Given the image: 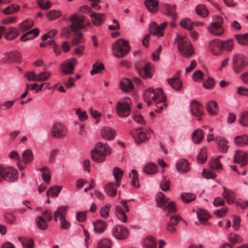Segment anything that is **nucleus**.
Returning a JSON list of instances; mask_svg holds the SVG:
<instances>
[{
  "label": "nucleus",
  "mask_w": 248,
  "mask_h": 248,
  "mask_svg": "<svg viewBox=\"0 0 248 248\" xmlns=\"http://www.w3.org/2000/svg\"><path fill=\"white\" fill-rule=\"evenodd\" d=\"M204 132L201 129H198L194 131L192 134V140L196 144L200 143L204 137Z\"/></svg>",
  "instance_id": "obj_34"
},
{
  "label": "nucleus",
  "mask_w": 248,
  "mask_h": 248,
  "mask_svg": "<svg viewBox=\"0 0 248 248\" xmlns=\"http://www.w3.org/2000/svg\"><path fill=\"white\" fill-rule=\"evenodd\" d=\"M5 37L7 40H12L16 38L19 34V31L16 28L10 27L5 31Z\"/></svg>",
  "instance_id": "obj_30"
},
{
  "label": "nucleus",
  "mask_w": 248,
  "mask_h": 248,
  "mask_svg": "<svg viewBox=\"0 0 248 248\" xmlns=\"http://www.w3.org/2000/svg\"><path fill=\"white\" fill-rule=\"evenodd\" d=\"M111 153L109 146L102 142L97 143L92 150L91 157L92 159L97 162L101 163L105 161L106 157Z\"/></svg>",
  "instance_id": "obj_3"
},
{
  "label": "nucleus",
  "mask_w": 248,
  "mask_h": 248,
  "mask_svg": "<svg viewBox=\"0 0 248 248\" xmlns=\"http://www.w3.org/2000/svg\"><path fill=\"white\" fill-rule=\"evenodd\" d=\"M102 137L107 140H113L116 135V132L114 129L109 127H104L101 130Z\"/></svg>",
  "instance_id": "obj_22"
},
{
  "label": "nucleus",
  "mask_w": 248,
  "mask_h": 248,
  "mask_svg": "<svg viewBox=\"0 0 248 248\" xmlns=\"http://www.w3.org/2000/svg\"><path fill=\"white\" fill-rule=\"evenodd\" d=\"M38 5L43 10H47L51 8V4L48 0H38Z\"/></svg>",
  "instance_id": "obj_63"
},
{
  "label": "nucleus",
  "mask_w": 248,
  "mask_h": 248,
  "mask_svg": "<svg viewBox=\"0 0 248 248\" xmlns=\"http://www.w3.org/2000/svg\"><path fill=\"white\" fill-rule=\"evenodd\" d=\"M39 33V31L38 29L35 28L32 30H31L25 33L21 37V40L25 41L28 40L33 39L37 37Z\"/></svg>",
  "instance_id": "obj_32"
},
{
  "label": "nucleus",
  "mask_w": 248,
  "mask_h": 248,
  "mask_svg": "<svg viewBox=\"0 0 248 248\" xmlns=\"http://www.w3.org/2000/svg\"><path fill=\"white\" fill-rule=\"evenodd\" d=\"M94 231L96 233H101L105 232L107 228L106 222L102 220H98L93 223Z\"/></svg>",
  "instance_id": "obj_25"
},
{
  "label": "nucleus",
  "mask_w": 248,
  "mask_h": 248,
  "mask_svg": "<svg viewBox=\"0 0 248 248\" xmlns=\"http://www.w3.org/2000/svg\"><path fill=\"white\" fill-rule=\"evenodd\" d=\"M112 247L111 241L107 238L100 240L97 243V248H111Z\"/></svg>",
  "instance_id": "obj_50"
},
{
  "label": "nucleus",
  "mask_w": 248,
  "mask_h": 248,
  "mask_svg": "<svg viewBox=\"0 0 248 248\" xmlns=\"http://www.w3.org/2000/svg\"><path fill=\"white\" fill-rule=\"evenodd\" d=\"M115 183L111 182L108 183L105 187L106 193L110 197H114L117 193V188Z\"/></svg>",
  "instance_id": "obj_38"
},
{
  "label": "nucleus",
  "mask_w": 248,
  "mask_h": 248,
  "mask_svg": "<svg viewBox=\"0 0 248 248\" xmlns=\"http://www.w3.org/2000/svg\"><path fill=\"white\" fill-rule=\"evenodd\" d=\"M210 167L212 170H221L222 169V166L218 158H214L210 162Z\"/></svg>",
  "instance_id": "obj_53"
},
{
  "label": "nucleus",
  "mask_w": 248,
  "mask_h": 248,
  "mask_svg": "<svg viewBox=\"0 0 248 248\" xmlns=\"http://www.w3.org/2000/svg\"><path fill=\"white\" fill-rule=\"evenodd\" d=\"M190 110L191 114L197 117L198 121L202 120L204 114V109L200 103L196 101H193L190 104Z\"/></svg>",
  "instance_id": "obj_13"
},
{
  "label": "nucleus",
  "mask_w": 248,
  "mask_h": 248,
  "mask_svg": "<svg viewBox=\"0 0 248 248\" xmlns=\"http://www.w3.org/2000/svg\"><path fill=\"white\" fill-rule=\"evenodd\" d=\"M206 151L205 149H202L197 156V161L199 163L202 164L206 160Z\"/></svg>",
  "instance_id": "obj_62"
},
{
  "label": "nucleus",
  "mask_w": 248,
  "mask_h": 248,
  "mask_svg": "<svg viewBox=\"0 0 248 248\" xmlns=\"http://www.w3.org/2000/svg\"><path fill=\"white\" fill-rule=\"evenodd\" d=\"M142 127L137 128L130 132V134L134 138L136 143H142L149 140L150 137L146 133L141 131Z\"/></svg>",
  "instance_id": "obj_14"
},
{
  "label": "nucleus",
  "mask_w": 248,
  "mask_h": 248,
  "mask_svg": "<svg viewBox=\"0 0 248 248\" xmlns=\"http://www.w3.org/2000/svg\"><path fill=\"white\" fill-rule=\"evenodd\" d=\"M143 97L148 106L151 105L152 102L156 105V112H160L163 108V106L165 105L166 96L164 95L163 90L161 88L156 90L151 88L148 89L144 92Z\"/></svg>",
  "instance_id": "obj_1"
},
{
  "label": "nucleus",
  "mask_w": 248,
  "mask_h": 248,
  "mask_svg": "<svg viewBox=\"0 0 248 248\" xmlns=\"http://www.w3.org/2000/svg\"><path fill=\"white\" fill-rule=\"evenodd\" d=\"M216 141L217 142L218 150L223 153H226L229 147L228 141L222 137L217 138Z\"/></svg>",
  "instance_id": "obj_26"
},
{
  "label": "nucleus",
  "mask_w": 248,
  "mask_h": 248,
  "mask_svg": "<svg viewBox=\"0 0 248 248\" xmlns=\"http://www.w3.org/2000/svg\"><path fill=\"white\" fill-rule=\"evenodd\" d=\"M220 41L219 40H212L209 45V48L212 54L217 56L221 54Z\"/></svg>",
  "instance_id": "obj_20"
},
{
  "label": "nucleus",
  "mask_w": 248,
  "mask_h": 248,
  "mask_svg": "<svg viewBox=\"0 0 248 248\" xmlns=\"http://www.w3.org/2000/svg\"><path fill=\"white\" fill-rule=\"evenodd\" d=\"M76 112L80 121L83 122L87 119L88 115L85 111H82L81 108H78L76 110Z\"/></svg>",
  "instance_id": "obj_64"
},
{
  "label": "nucleus",
  "mask_w": 248,
  "mask_h": 248,
  "mask_svg": "<svg viewBox=\"0 0 248 248\" xmlns=\"http://www.w3.org/2000/svg\"><path fill=\"white\" fill-rule=\"evenodd\" d=\"M132 176V180L131 182V184L133 186L136 188H138L140 186L139 183V178L138 172L135 170H132L131 171Z\"/></svg>",
  "instance_id": "obj_60"
},
{
  "label": "nucleus",
  "mask_w": 248,
  "mask_h": 248,
  "mask_svg": "<svg viewBox=\"0 0 248 248\" xmlns=\"http://www.w3.org/2000/svg\"><path fill=\"white\" fill-rule=\"evenodd\" d=\"M61 15L60 11L53 10L47 12L46 16L49 20H53L59 17Z\"/></svg>",
  "instance_id": "obj_61"
},
{
  "label": "nucleus",
  "mask_w": 248,
  "mask_h": 248,
  "mask_svg": "<svg viewBox=\"0 0 248 248\" xmlns=\"http://www.w3.org/2000/svg\"><path fill=\"white\" fill-rule=\"evenodd\" d=\"M180 25L189 31H191L193 29V23L188 18H185L182 20L180 22Z\"/></svg>",
  "instance_id": "obj_56"
},
{
  "label": "nucleus",
  "mask_w": 248,
  "mask_h": 248,
  "mask_svg": "<svg viewBox=\"0 0 248 248\" xmlns=\"http://www.w3.org/2000/svg\"><path fill=\"white\" fill-rule=\"evenodd\" d=\"M33 159V154L30 149L25 150L22 154V160L24 163L28 164L30 163Z\"/></svg>",
  "instance_id": "obj_40"
},
{
  "label": "nucleus",
  "mask_w": 248,
  "mask_h": 248,
  "mask_svg": "<svg viewBox=\"0 0 248 248\" xmlns=\"http://www.w3.org/2000/svg\"><path fill=\"white\" fill-rule=\"evenodd\" d=\"M223 19L220 16H217L216 21L208 27L209 31L214 35L220 36L224 33L222 28Z\"/></svg>",
  "instance_id": "obj_12"
},
{
  "label": "nucleus",
  "mask_w": 248,
  "mask_h": 248,
  "mask_svg": "<svg viewBox=\"0 0 248 248\" xmlns=\"http://www.w3.org/2000/svg\"><path fill=\"white\" fill-rule=\"evenodd\" d=\"M168 83L174 90L180 91L181 90L182 83L181 80L176 77L167 79Z\"/></svg>",
  "instance_id": "obj_29"
},
{
  "label": "nucleus",
  "mask_w": 248,
  "mask_h": 248,
  "mask_svg": "<svg viewBox=\"0 0 248 248\" xmlns=\"http://www.w3.org/2000/svg\"><path fill=\"white\" fill-rule=\"evenodd\" d=\"M238 122L243 126L248 127V111H245L240 114Z\"/></svg>",
  "instance_id": "obj_47"
},
{
  "label": "nucleus",
  "mask_w": 248,
  "mask_h": 248,
  "mask_svg": "<svg viewBox=\"0 0 248 248\" xmlns=\"http://www.w3.org/2000/svg\"><path fill=\"white\" fill-rule=\"evenodd\" d=\"M143 171L147 174H153L157 171V166L155 163L150 162L145 165Z\"/></svg>",
  "instance_id": "obj_33"
},
{
  "label": "nucleus",
  "mask_w": 248,
  "mask_h": 248,
  "mask_svg": "<svg viewBox=\"0 0 248 248\" xmlns=\"http://www.w3.org/2000/svg\"><path fill=\"white\" fill-rule=\"evenodd\" d=\"M110 204H107L102 206L100 209V215L104 218H107L109 214Z\"/></svg>",
  "instance_id": "obj_49"
},
{
  "label": "nucleus",
  "mask_w": 248,
  "mask_h": 248,
  "mask_svg": "<svg viewBox=\"0 0 248 248\" xmlns=\"http://www.w3.org/2000/svg\"><path fill=\"white\" fill-rule=\"evenodd\" d=\"M51 76L49 71H43L37 74V82H42L47 80Z\"/></svg>",
  "instance_id": "obj_51"
},
{
  "label": "nucleus",
  "mask_w": 248,
  "mask_h": 248,
  "mask_svg": "<svg viewBox=\"0 0 248 248\" xmlns=\"http://www.w3.org/2000/svg\"><path fill=\"white\" fill-rule=\"evenodd\" d=\"M19 6L15 4H12L7 6L3 10V13L6 15L12 14L19 10Z\"/></svg>",
  "instance_id": "obj_57"
},
{
  "label": "nucleus",
  "mask_w": 248,
  "mask_h": 248,
  "mask_svg": "<svg viewBox=\"0 0 248 248\" xmlns=\"http://www.w3.org/2000/svg\"><path fill=\"white\" fill-rule=\"evenodd\" d=\"M233 162L240 164L241 167L246 166L248 163L247 154L242 151L236 150L233 157Z\"/></svg>",
  "instance_id": "obj_18"
},
{
  "label": "nucleus",
  "mask_w": 248,
  "mask_h": 248,
  "mask_svg": "<svg viewBox=\"0 0 248 248\" xmlns=\"http://www.w3.org/2000/svg\"><path fill=\"white\" fill-rule=\"evenodd\" d=\"M168 25V22H164L160 25H158L155 22H152L149 27V31L152 34L161 37L164 35V31Z\"/></svg>",
  "instance_id": "obj_16"
},
{
  "label": "nucleus",
  "mask_w": 248,
  "mask_h": 248,
  "mask_svg": "<svg viewBox=\"0 0 248 248\" xmlns=\"http://www.w3.org/2000/svg\"><path fill=\"white\" fill-rule=\"evenodd\" d=\"M33 26V22L31 20H26L19 24L20 30L25 31Z\"/></svg>",
  "instance_id": "obj_54"
},
{
  "label": "nucleus",
  "mask_w": 248,
  "mask_h": 248,
  "mask_svg": "<svg viewBox=\"0 0 248 248\" xmlns=\"http://www.w3.org/2000/svg\"><path fill=\"white\" fill-rule=\"evenodd\" d=\"M176 169L181 173H186L190 170V166L187 160L186 159L179 160L176 164Z\"/></svg>",
  "instance_id": "obj_21"
},
{
  "label": "nucleus",
  "mask_w": 248,
  "mask_h": 248,
  "mask_svg": "<svg viewBox=\"0 0 248 248\" xmlns=\"http://www.w3.org/2000/svg\"><path fill=\"white\" fill-rule=\"evenodd\" d=\"M235 38L239 44L242 45H248V33L236 34Z\"/></svg>",
  "instance_id": "obj_48"
},
{
  "label": "nucleus",
  "mask_w": 248,
  "mask_h": 248,
  "mask_svg": "<svg viewBox=\"0 0 248 248\" xmlns=\"http://www.w3.org/2000/svg\"><path fill=\"white\" fill-rule=\"evenodd\" d=\"M234 142L238 146H244L248 144V135L237 136L234 138Z\"/></svg>",
  "instance_id": "obj_45"
},
{
  "label": "nucleus",
  "mask_w": 248,
  "mask_h": 248,
  "mask_svg": "<svg viewBox=\"0 0 248 248\" xmlns=\"http://www.w3.org/2000/svg\"><path fill=\"white\" fill-rule=\"evenodd\" d=\"M135 67L137 72L142 78H147L152 77V75L150 72L151 68V63L139 61L136 63Z\"/></svg>",
  "instance_id": "obj_9"
},
{
  "label": "nucleus",
  "mask_w": 248,
  "mask_h": 248,
  "mask_svg": "<svg viewBox=\"0 0 248 248\" xmlns=\"http://www.w3.org/2000/svg\"><path fill=\"white\" fill-rule=\"evenodd\" d=\"M104 67L102 63L95 62L93 66V69L90 72L92 75L99 73L101 71L104 70Z\"/></svg>",
  "instance_id": "obj_58"
},
{
  "label": "nucleus",
  "mask_w": 248,
  "mask_h": 248,
  "mask_svg": "<svg viewBox=\"0 0 248 248\" xmlns=\"http://www.w3.org/2000/svg\"><path fill=\"white\" fill-rule=\"evenodd\" d=\"M115 214L119 220L123 223L127 221V217L124 211L120 205H117L115 207Z\"/></svg>",
  "instance_id": "obj_31"
},
{
  "label": "nucleus",
  "mask_w": 248,
  "mask_h": 248,
  "mask_svg": "<svg viewBox=\"0 0 248 248\" xmlns=\"http://www.w3.org/2000/svg\"><path fill=\"white\" fill-rule=\"evenodd\" d=\"M50 133L53 138L59 139H63L66 134V128L62 123H56L52 125Z\"/></svg>",
  "instance_id": "obj_10"
},
{
  "label": "nucleus",
  "mask_w": 248,
  "mask_h": 248,
  "mask_svg": "<svg viewBox=\"0 0 248 248\" xmlns=\"http://www.w3.org/2000/svg\"><path fill=\"white\" fill-rule=\"evenodd\" d=\"M125 101L118 102L116 109L117 114L120 117H127L131 111V108L128 102L129 99L126 98Z\"/></svg>",
  "instance_id": "obj_11"
},
{
  "label": "nucleus",
  "mask_w": 248,
  "mask_h": 248,
  "mask_svg": "<svg viewBox=\"0 0 248 248\" xmlns=\"http://www.w3.org/2000/svg\"><path fill=\"white\" fill-rule=\"evenodd\" d=\"M120 88L123 91L127 92L132 90L134 86L130 80L124 78L120 83Z\"/></svg>",
  "instance_id": "obj_28"
},
{
  "label": "nucleus",
  "mask_w": 248,
  "mask_h": 248,
  "mask_svg": "<svg viewBox=\"0 0 248 248\" xmlns=\"http://www.w3.org/2000/svg\"><path fill=\"white\" fill-rule=\"evenodd\" d=\"M18 177L17 170L12 167H0V182L2 179L6 181L13 182Z\"/></svg>",
  "instance_id": "obj_8"
},
{
  "label": "nucleus",
  "mask_w": 248,
  "mask_h": 248,
  "mask_svg": "<svg viewBox=\"0 0 248 248\" xmlns=\"http://www.w3.org/2000/svg\"><path fill=\"white\" fill-rule=\"evenodd\" d=\"M197 217L200 222L204 224L209 218L208 212L204 210L200 209L197 212Z\"/></svg>",
  "instance_id": "obj_44"
},
{
  "label": "nucleus",
  "mask_w": 248,
  "mask_h": 248,
  "mask_svg": "<svg viewBox=\"0 0 248 248\" xmlns=\"http://www.w3.org/2000/svg\"><path fill=\"white\" fill-rule=\"evenodd\" d=\"M128 42L122 38L118 39L112 45V50L114 55L118 58L125 57L130 50Z\"/></svg>",
  "instance_id": "obj_5"
},
{
  "label": "nucleus",
  "mask_w": 248,
  "mask_h": 248,
  "mask_svg": "<svg viewBox=\"0 0 248 248\" xmlns=\"http://www.w3.org/2000/svg\"><path fill=\"white\" fill-rule=\"evenodd\" d=\"M21 62V55L18 51H12L5 54L4 63L17 62Z\"/></svg>",
  "instance_id": "obj_19"
},
{
  "label": "nucleus",
  "mask_w": 248,
  "mask_h": 248,
  "mask_svg": "<svg viewBox=\"0 0 248 248\" xmlns=\"http://www.w3.org/2000/svg\"><path fill=\"white\" fill-rule=\"evenodd\" d=\"M48 221L41 216L37 217L35 219V223L37 227L41 230H45L47 228Z\"/></svg>",
  "instance_id": "obj_35"
},
{
  "label": "nucleus",
  "mask_w": 248,
  "mask_h": 248,
  "mask_svg": "<svg viewBox=\"0 0 248 248\" xmlns=\"http://www.w3.org/2000/svg\"><path fill=\"white\" fill-rule=\"evenodd\" d=\"M128 234V230L122 225L115 226L112 229V234L118 239H125Z\"/></svg>",
  "instance_id": "obj_17"
},
{
  "label": "nucleus",
  "mask_w": 248,
  "mask_h": 248,
  "mask_svg": "<svg viewBox=\"0 0 248 248\" xmlns=\"http://www.w3.org/2000/svg\"><path fill=\"white\" fill-rule=\"evenodd\" d=\"M196 12L198 15L203 17H206L208 14V10H207L206 7L204 5L202 4H200L197 6L196 7Z\"/></svg>",
  "instance_id": "obj_52"
},
{
  "label": "nucleus",
  "mask_w": 248,
  "mask_h": 248,
  "mask_svg": "<svg viewBox=\"0 0 248 248\" xmlns=\"http://www.w3.org/2000/svg\"><path fill=\"white\" fill-rule=\"evenodd\" d=\"M42 172V177L43 181L46 184H48L51 180L50 170L46 166H45L40 169Z\"/></svg>",
  "instance_id": "obj_37"
},
{
  "label": "nucleus",
  "mask_w": 248,
  "mask_h": 248,
  "mask_svg": "<svg viewBox=\"0 0 248 248\" xmlns=\"http://www.w3.org/2000/svg\"><path fill=\"white\" fill-rule=\"evenodd\" d=\"M90 17L93 25L96 26L101 25L105 19V15L103 14L92 13Z\"/></svg>",
  "instance_id": "obj_24"
},
{
  "label": "nucleus",
  "mask_w": 248,
  "mask_h": 248,
  "mask_svg": "<svg viewBox=\"0 0 248 248\" xmlns=\"http://www.w3.org/2000/svg\"><path fill=\"white\" fill-rule=\"evenodd\" d=\"M175 42L177 43L179 53L185 58H189L194 52V48L190 41L185 36L177 35Z\"/></svg>",
  "instance_id": "obj_4"
},
{
  "label": "nucleus",
  "mask_w": 248,
  "mask_h": 248,
  "mask_svg": "<svg viewBox=\"0 0 248 248\" xmlns=\"http://www.w3.org/2000/svg\"><path fill=\"white\" fill-rule=\"evenodd\" d=\"M228 240L230 242V244H232L233 246L237 242H241L242 239L239 235L235 233H230L228 236Z\"/></svg>",
  "instance_id": "obj_59"
},
{
  "label": "nucleus",
  "mask_w": 248,
  "mask_h": 248,
  "mask_svg": "<svg viewBox=\"0 0 248 248\" xmlns=\"http://www.w3.org/2000/svg\"><path fill=\"white\" fill-rule=\"evenodd\" d=\"M77 63V61L74 58L65 61L61 64V70L66 75L73 74Z\"/></svg>",
  "instance_id": "obj_15"
},
{
  "label": "nucleus",
  "mask_w": 248,
  "mask_h": 248,
  "mask_svg": "<svg viewBox=\"0 0 248 248\" xmlns=\"http://www.w3.org/2000/svg\"><path fill=\"white\" fill-rule=\"evenodd\" d=\"M176 6L175 5H170L167 4L165 6V10L166 14L171 16L173 20H176L177 18V14L176 13Z\"/></svg>",
  "instance_id": "obj_42"
},
{
  "label": "nucleus",
  "mask_w": 248,
  "mask_h": 248,
  "mask_svg": "<svg viewBox=\"0 0 248 248\" xmlns=\"http://www.w3.org/2000/svg\"><path fill=\"white\" fill-rule=\"evenodd\" d=\"M181 199L185 202H190L196 198V195L190 193H184L181 195Z\"/></svg>",
  "instance_id": "obj_55"
},
{
  "label": "nucleus",
  "mask_w": 248,
  "mask_h": 248,
  "mask_svg": "<svg viewBox=\"0 0 248 248\" xmlns=\"http://www.w3.org/2000/svg\"><path fill=\"white\" fill-rule=\"evenodd\" d=\"M223 192L222 196L229 204H232L235 201V196L234 192L231 189L223 187Z\"/></svg>",
  "instance_id": "obj_23"
},
{
  "label": "nucleus",
  "mask_w": 248,
  "mask_h": 248,
  "mask_svg": "<svg viewBox=\"0 0 248 248\" xmlns=\"http://www.w3.org/2000/svg\"><path fill=\"white\" fill-rule=\"evenodd\" d=\"M156 201L158 207H162L164 211L167 212V216H169V214L174 213L176 212L175 204L173 202H170L167 203L169 199L161 192H159L156 198Z\"/></svg>",
  "instance_id": "obj_6"
},
{
  "label": "nucleus",
  "mask_w": 248,
  "mask_h": 248,
  "mask_svg": "<svg viewBox=\"0 0 248 248\" xmlns=\"http://www.w3.org/2000/svg\"><path fill=\"white\" fill-rule=\"evenodd\" d=\"M143 248H156V243L155 239L152 236L146 237L143 242Z\"/></svg>",
  "instance_id": "obj_39"
},
{
  "label": "nucleus",
  "mask_w": 248,
  "mask_h": 248,
  "mask_svg": "<svg viewBox=\"0 0 248 248\" xmlns=\"http://www.w3.org/2000/svg\"><path fill=\"white\" fill-rule=\"evenodd\" d=\"M248 65V59L246 56L240 53L233 56L232 68L235 73L239 74L243 71Z\"/></svg>",
  "instance_id": "obj_7"
},
{
  "label": "nucleus",
  "mask_w": 248,
  "mask_h": 248,
  "mask_svg": "<svg viewBox=\"0 0 248 248\" xmlns=\"http://www.w3.org/2000/svg\"><path fill=\"white\" fill-rule=\"evenodd\" d=\"M206 109L210 115H214L217 114L218 111L217 102L214 101H210L207 104Z\"/></svg>",
  "instance_id": "obj_41"
},
{
  "label": "nucleus",
  "mask_w": 248,
  "mask_h": 248,
  "mask_svg": "<svg viewBox=\"0 0 248 248\" xmlns=\"http://www.w3.org/2000/svg\"><path fill=\"white\" fill-rule=\"evenodd\" d=\"M62 189V186H54L50 187L46 192L47 196L57 197Z\"/></svg>",
  "instance_id": "obj_46"
},
{
  "label": "nucleus",
  "mask_w": 248,
  "mask_h": 248,
  "mask_svg": "<svg viewBox=\"0 0 248 248\" xmlns=\"http://www.w3.org/2000/svg\"><path fill=\"white\" fill-rule=\"evenodd\" d=\"M144 4L147 9L151 13H155L158 9V0H145Z\"/></svg>",
  "instance_id": "obj_27"
},
{
  "label": "nucleus",
  "mask_w": 248,
  "mask_h": 248,
  "mask_svg": "<svg viewBox=\"0 0 248 248\" xmlns=\"http://www.w3.org/2000/svg\"><path fill=\"white\" fill-rule=\"evenodd\" d=\"M124 172L119 168L115 167L113 170V174L116 179L115 185L116 187H119L121 185V181Z\"/></svg>",
  "instance_id": "obj_36"
},
{
  "label": "nucleus",
  "mask_w": 248,
  "mask_h": 248,
  "mask_svg": "<svg viewBox=\"0 0 248 248\" xmlns=\"http://www.w3.org/2000/svg\"><path fill=\"white\" fill-rule=\"evenodd\" d=\"M69 19L71 22V25L70 26L71 31L77 32L76 36L72 41V45L76 46L79 44L84 43L82 34L78 31L86 28V25L83 23L85 20L84 16L81 15L74 14L70 16Z\"/></svg>",
  "instance_id": "obj_2"
},
{
  "label": "nucleus",
  "mask_w": 248,
  "mask_h": 248,
  "mask_svg": "<svg viewBox=\"0 0 248 248\" xmlns=\"http://www.w3.org/2000/svg\"><path fill=\"white\" fill-rule=\"evenodd\" d=\"M221 49L225 50L227 51L231 52L233 48V42L232 39L225 40L224 41H221Z\"/></svg>",
  "instance_id": "obj_43"
}]
</instances>
